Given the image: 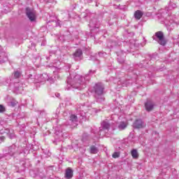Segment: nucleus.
I'll return each instance as SVG.
<instances>
[{
	"mask_svg": "<svg viewBox=\"0 0 179 179\" xmlns=\"http://www.w3.org/2000/svg\"><path fill=\"white\" fill-rule=\"evenodd\" d=\"M129 80H126L124 83H122V86H129Z\"/></svg>",
	"mask_w": 179,
	"mask_h": 179,
	"instance_id": "25",
	"label": "nucleus"
},
{
	"mask_svg": "<svg viewBox=\"0 0 179 179\" xmlns=\"http://www.w3.org/2000/svg\"><path fill=\"white\" fill-rule=\"evenodd\" d=\"M94 73H96V71L90 70L89 73L84 76L76 73L70 74V76L67 78L69 90H71V87L78 89V90L85 89L89 80H90V75H93Z\"/></svg>",
	"mask_w": 179,
	"mask_h": 179,
	"instance_id": "1",
	"label": "nucleus"
},
{
	"mask_svg": "<svg viewBox=\"0 0 179 179\" xmlns=\"http://www.w3.org/2000/svg\"><path fill=\"white\" fill-rule=\"evenodd\" d=\"M26 13L27 17L31 20V22H34V20H36V12L34 10L31 9L30 8H27Z\"/></svg>",
	"mask_w": 179,
	"mask_h": 179,
	"instance_id": "9",
	"label": "nucleus"
},
{
	"mask_svg": "<svg viewBox=\"0 0 179 179\" xmlns=\"http://www.w3.org/2000/svg\"><path fill=\"white\" fill-rule=\"evenodd\" d=\"M10 104H11V106H12L13 107H15V106H16V103L13 102V101L10 103Z\"/></svg>",
	"mask_w": 179,
	"mask_h": 179,
	"instance_id": "29",
	"label": "nucleus"
},
{
	"mask_svg": "<svg viewBox=\"0 0 179 179\" xmlns=\"http://www.w3.org/2000/svg\"><path fill=\"white\" fill-rule=\"evenodd\" d=\"M20 76H22V72H20L19 71H16L14 72L15 79H17V78H20Z\"/></svg>",
	"mask_w": 179,
	"mask_h": 179,
	"instance_id": "21",
	"label": "nucleus"
},
{
	"mask_svg": "<svg viewBox=\"0 0 179 179\" xmlns=\"http://www.w3.org/2000/svg\"><path fill=\"white\" fill-rule=\"evenodd\" d=\"M152 38L157 41L160 45H166V39H164V34L162 31L156 32Z\"/></svg>",
	"mask_w": 179,
	"mask_h": 179,
	"instance_id": "7",
	"label": "nucleus"
},
{
	"mask_svg": "<svg viewBox=\"0 0 179 179\" xmlns=\"http://www.w3.org/2000/svg\"><path fill=\"white\" fill-rule=\"evenodd\" d=\"M55 141H54V143H55V142H61V141L64 139V134H62V128H61V126L55 128Z\"/></svg>",
	"mask_w": 179,
	"mask_h": 179,
	"instance_id": "8",
	"label": "nucleus"
},
{
	"mask_svg": "<svg viewBox=\"0 0 179 179\" xmlns=\"http://www.w3.org/2000/svg\"><path fill=\"white\" fill-rule=\"evenodd\" d=\"M117 117H118V115H112V118H117Z\"/></svg>",
	"mask_w": 179,
	"mask_h": 179,
	"instance_id": "31",
	"label": "nucleus"
},
{
	"mask_svg": "<svg viewBox=\"0 0 179 179\" xmlns=\"http://www.w3.org/2000/svg\"><path fill=\"white\" fill-rule=\"evenodd\" d=\"M131 157H133V159H138V157H139V154L138 153V150H136L135 149L131 150Z\"/></svg>",
	"mask_w": 179,
	"mask_h": 179,
	"instance_id": "19",
	"label": "nucleus"
},
{
	"mask_svg": "<svg viewBox=\"0 0 179 179\" xmlns=\"http://www.w3.org/2000/svg\"><path fill=\"white\" fill-rule=\"evenodd\" d=\"M69 125H70L71 128H75V127H78V116H76V115H71L70 116Z\"/></svg>",
	"mask_w": 179,
	"mask_h": 179,
	"instance_id": "11",
	"label": "nucleus"
},
{
	"mask_svg": "<svg viewBox=\"0 0 179 179\" xmlns=\"http://www.w3.org/2000/svg\"><path fill=\"white\" fill-rule=\"evenodd\" d=\"M127 124L125 122H121L118 125L117 128L119 131H124L127 128Z\"/></svg>",
	"mask_w": 179,
	"mask_h": 179,
	"instance_id": "16",
	"label": "nucleus"
},
{
	"mask_svg": "<svg viewBox=\"0 0 179 179\" xmlns=\"http://www.w3.org/2000/svg\"><path fill=\"white\" fill-rule=\"evenodd\" d=\"M169 7L173 8L174 9L175 8H177V4H176L174 3H169Z\"/></svg>",
	"mask_w": 179,
	"mask_h": 179,
	"instance_id": "23",
	"label": "nucleus"
},
{
	"mask_svg": "<svg viewBox=\"0 0 179 179\" xmlns=\"http://www.w3.org/2000/svg\"><path fill=\"white\" fill-rule=\"evenodd\" d=\"M142 16H143V13H142V11L141 10H136L134 13V17L135 19H136L137 20H141V17H142Z\"/></svg>",
	"mask_w": 179,
	"mask_h": 179,
	"instance_id": "17",
	"label": "nucleus"
},
{
	"mask_svg": "<svg viewBox=\"0 0 179 179\" xmlns=\"http://www.w3.org/2000/svg\"><path fill=\"white\" fill-rule=\"evenodd\" d=\"M13 153H15V145H12L9 148V152L7 155H6V157H8V156H13Z\"/></svg>",
	"mask_w": 179,
	"mask_h": 179,
	"instance_id": "20",
	"label": "nucleus"
},
{
	"mask_svg": "<svg viewBox=\"0 0 179 179\" xmlns=\"http://www.w3.org/2000/svg\"><path fill=\"white\" fill-rule=\"evenodd\" d=\"M56 26H59V22H57Z\"/></svg>",
	"mask_w": 179,
	"mask_h": 179,
	"instance_id": "34",
	"label": "nucleus"
},
{
	"mask_svg": "<svg viewBox=\"0 0 179 179\" xmlns=\"http://www.w3.org/2000/svg\"><path fill=\"white\" fill-rule=\"evenodd\" d=\"M14 86H15L16 90H20V89H22V87H19V83H15Z\"/></svg>",
	"mask_w": 179,
	"mask_h": 179,
	"instance_id": "24",
	"label": "nucleus"
},
{
	"mask_svg": "<svg viewBox=\"0 0 179 179\" xmlns=\"http://www.w3.org/2000/svg\"><path fill=\"white\" fill-rule=\"evenodd\" d=\"M8 61V53L0 46V64H3Z\"/></svg>",
	"mask_w": 179,
	"mask_h": 179,
	"instance_id": "10",
	"label": "nucleus"
},
{
	"mask_svg": "<svg viewBox=\"0 0 179 179\" xmlns=\"http://www.w3.org/2000/svg\"><path fill=\"white\" fill-rule=\"evenodd\" d=\"M2 85L1 84H0V86H1Z\"/></svg>",
	"mask_w": 179,
	"mask_h": 179,
	"instance_id": "39",
	"label": "nucleus"
},
{
	"mask_svg": "<svg viewBox=\"0 0 179 179\" xmlns=\"http://www.w3.org/2000/svg\"><path fill=\"white\" fill-rule=\"evenodd\" d=\"M53 73L55 75L54 78L50 76L47 73H43L39 76L38 79L36 80L33 75L29 74L28 76V82H29V83H34V82L35 83H44V82L49 80L50 83H54L55 80L59 79V75H58V73L61 72V67H56L55 66H53Z\"/></svg>",
	"mask_w": 179,
	"mask_h": 179,
	"instance_id": "2",
	"label": "nucleus"
},
{
	"mask_svg": "<svg viewBox=\"0 0 179 179\" xmlns=\"http://www.w3.org/2000/svg\"><path fill=\"white\" fill-rule=\"evenodd\" d=\"M112 156H113V159H117V158L120 157V152H114Z\"/></svg>",
	"mask_w": 179,
	"mask_h": 179,
	"instance_id": "22",
	"label": "nucleus"
},
{
	"mask_svg": "<svg viewBox=\"0 0 179 179\" xmlns=\"http://www.w3.org/2000/svg\"><path fill=\"white\" fill-rule=\"evenodd\" d=\"M121 83V81H118L117 84L120 85Z\"/></svg>",
	"mask_w": 179,
	"mask_h": 179,
	"instance_id": "35",
	"label": "nucleus"
},
{
	"mask_svg": "<svg viewBox=\"0 0 179 179\" xmlns=\"http://www.w3.org/2000/svg\"><path fill=\"white\" fill-rule=\"evenodd\" d=\"M5 112V106L3 105H0V113H3Z\"/></svg>",
	"mask_w": 179,
	"mask_h": 179,
	"instance_id": "26",
	"label": "nucleus"
},
{
	"mask_svg": "<svg viewBox=\"0 0 179 179\" xmlns=\"http://www.w3.org/2000/svg\"><path fill=\"white\" fill-rule=\"evenodd\" d=\"M4 141H5V137L4 136L0 137V143H2V142H3Z\"/></svg>",
	"mask_w": 179,
	"mask_h": 179,
	"instance_id": "28",
	"label": "nucleus"
},
{
	"mask_svg": "<svg viewBox=\"0 0 179 179\" xmlns=\"http://www.w3.org/2000/svg\"><path fill=\"white\" fill-rule=\"evenodd\" d=\"M174 19H176V17H174V15H168L165 19L164 23L165 24L168 31H171L172 30H174V28L176 27V26H177V22H176Z\"/></svg>",
	"mask_w": 179,
	"mask_h": 179,
	"instance_id": "6",
	"label": "nucleus"
},
{
	"mask_svg": "<svg viewBox=\"0 0 179 179\" xmlns=\"http://www.w3.org/2000/svg\"><path fill=\"white\" fill-rule=\"evenodd\" d=\"M110 121V120H105L101 123V127L99 128V131L98 132V135L100 138H103L107 132H108V129L112 128V129H115V126L114 124L115 120Z\"/></svg>",
	"mask_w": 179,
	"mask_h": 179,
	"instance_id": "4",
	"label": "nucleus"
},
{
	"mask_svg": "<svg viewBox=\"0 0 179 179\" xmlns=\"http://www.w3.org/2000/svg\"><path fill=\"white\" fill-rule=\"evenodd\" d=\"M119 62H120V64H122V63H124V60H122V61H119Z\"/></svg>",
	"mask_w": 179,
	"mask_h": 179,
	"instance_id": "33",
	"label": "nucleus"
},
{
	"mask_svg": "<svg viewBox=\"0 0 179 179\" xmlns=\"http://www.w3.org/2000/svg\"><path fill=\"white\" fill-rule=\"evenodd\" d=\"M94 91L95 93V97L98 103H103L105 98L103 94H104V85L101 83L95 84L94 86Z\"/></svg>",
	"mask_w": 179,
	"mask_h": 179,
	"instance_id": "5",
	"label": "nucleus"
},
{
	"mask_svg": "<svg viewBox=\"0 0 179 179\" xmlns=\"http://www.w3.org/2000/svg\"><path fill=\"white\" fill-rule=\"evenodd\" d=\"M12 80H10V82H12Z\"/></svg>",
	"mask_w": 179,
	"mask_h": 179,
	"instance_id": "37",
	"label": "nucleus"
},
{
	"mask_svg": "<svg viewBox=\"0 0 179 179\" xmlns=\"http://www.w3.org/2000/svg\"><path fill=\"white\" fill-rule=\"evenodd\" d=\"M134 128H137L138 129L141 128H144L145 123H143V122L141 120H137L134 123Z\"/></svg>",
	"mask_w": 179,
	"mask_h": 179,
	"instance_id": "14",
	"label": "nucleus"
},
{
	"mask_svg": "<svg viewBox=\"0 0 179 179\" xmlns=\"http://www.w3.org/2000/svg\"><path fill=\"white\" fill-rule=\"evenodd\" d=\"M55 96H56V97H59V96H61V95L59 94V93H57V94H55Z\"/></svg>",
	"mask_w": 179,
	"mask_h": 179,
	"instance_id": "32",
	"label": "nucleus"
},
{
	"mask_svg": "<svg viewBox=\"0 0 179 179\" xmlns=\"http://www.w3.org/2000/svg\"><path fill=\"white\" fill-rule=\"evenodd\" d=\"M78 111L82 117V120L89 118L90 115H92L93 114H96V113H99L100 110H97L95 108H90L89 106L84 105V106H80L79 108H78Z\"/></svg>",
	"mask_w": 179,
	"mask_h": 179,
	"instance_id": "3",
	"label": "nucleus"
},
{
	"mask_svg": "<svg viewBox=\"0 0 179 179\" xmlns=\"http://www.w3.org/2000/svg\"><path fill=\"white\" fill-rule=\"evenodd\" d=\"M14 136V134H9V138H10V139L13 138Z\"/></svg>",
	"mask_w": 179,
	"mask_h": 179,
	"instance_id": "30",
	"label": "nucleus"
},
{
	"mask_svg": "<svg viewBox=\"0 0 179 179\" xmlns=\"http://www.w3.org/2000/svg\"><path fill=\"white\" fill-rule=\"evenodd\" d=\"M90 153H92V155H96V154L99 153V149H97V147H96L94 145H92L90 147Z\"/></svg>",
	"mask_w": 179,
	"mask_h": 179,
	"instance_id": "18",
	"label": "nucleus"
},
{
	"mask_svg": "<svg viewBox=\"0 0 179 179\" xmlns=\"http://www.w3.org/2000/svg\"><path fill=\"white\" fill-rule=\"evenodd\" d=\"M106 52H101L99 53V57H104V55H106Z\"/></svg>",
	"mask_w": 179,
	"mask_h": 179,
	"instance_id": "27",
	"label": "nucleus"
},
{
	"mask_svg": "<svg viewBox=\"0 0 179 179\" xmlns=\"http://www.w3.org/2000/svg\"><path fill=\"white\" fill-rule=\"evenodd\" d=\"M82 50L78 49L73 54V58L76 61H79L82 58Z\"/></svg>",
	"mask_w": 179,
	"mask_h": 179,
	"instance_id": "13",
	"label": "nucleus"
},
{
	"mask_svg": "<svg viewBox=\"0 0 179 179\" xmlns=\"http://www.w3.org/2000/svg\"><path fill=\"white\" fill-rule=\"evenodd\" d=\"M10 85H12V83H10Z\"/></svg>",
	"mask_w": 179,
	"mask_h": 179,
	"instance_id": "38",
	"label": "nucleus"
},
{
	"mask_svg": "<svg viewBox=\"0 0 179 179\" xmlns=\"http://www.w3.org/2000/svg\"><path fill=\"white\" fill-rule=\"evenodd\" d=\"M90 25L92 26V22L90 23Z\"/></svg>",
	"mask_w": 179,
	"mask_h": 179,
	"instance_id": "36",
	"label": "nucleus"
},
{
	"mask_svg": "<svg viewBox=\"0 0 179 179\" xmlns=\"http://www.w3.org/2000/svg\"><path fill=\"white\" fill-rule=\"evenodd\" d=\"M72 177H73V171H72L71 168H69L66 170L65 178L67 179H71Z\"/></svg>",
	"mask_w": 179,
	"mask_h": 179,
	"instance_id": "15",
	"label": "nucleus"
},
{
	"mask_svg": "<svg viewBox=\"0 0 179 179\" xmlns=\"http://www.w3.org/2000/svg\"><path fill=\"white\" fill-rule=\"evenodd\" d=\"M145 110L147 111H152L155 107V103L150 100H148L145 103Z\"/></svg>",
	"mask_w": 179,
	"mask_h": 179,
	"instance_id": "12",
	"label": "nucleus"
}]
</instances>
